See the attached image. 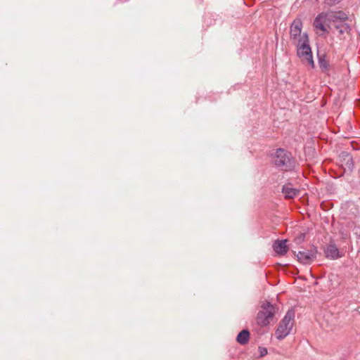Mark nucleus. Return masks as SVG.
Returning a JSON list of instances; mask_svg holds the SVG:
<instances>
[{"instance_id":"obj_2","label":"nucleus","mask_w":360,"mask_h":360,"mask_svg":"<svg viewBox=\"0 0 360 360\" xmlns=\"http://www.w3.org/2000/svg\"><path fill=\"white\" fill-rule=\"evenodd\" d=\"M294 311L289 310L280 321L275 332V335L278 340H283L290 334L294 325Z\"/></svg>"},{"instance_id":"obj_4","label":"nucleus","mask_w":360,"mask_h":360,"mask_svg":"<svg viewBox=\"0 0 360 360\" xmlns=\"http://www.w3.org/2000/svg\"><path fill=\"white\" fill-rule=\"evenodd\" d=\"M275 314V308L269 302L262 304L257 316V323L260 326H268Z\"/></svg>"},{"instance_id":"obj_7","label":"nucleus","mask_w":360,"mask_h":360,"mask_svg":"<svg viewBox=\"0 0 360 360\" xmlns=\"http://www.w3.org/2000/svg\"><path fill=\"white\" fill-rule=\"evenodd\" d=\"M317 250L315 248H312L309 250H304L298 252L297 257L299 262L304 264H311L316 258Z\"/></svg>"},{"instance_id":"obj_8","label":"nucleus","mask_w":360,"mask_h":360,"mask_svg":"<svg viewBox=\"0 0 360 360\" xmlns=\"http://www.w3.org/2000/svg\"><path fill=\"white\" fill-rule=\"evenodd\" d=\"M282 192L285 198L292 199L297 196L300 191L293 188L291 184H287L283 186Z\"/></svg>"},{"instance_id":"obj_11","label":"nucleus","mask_w":360,"mask_h":360,"mask_svg":"<svg viewBox=\"0 0 360 360\" xmlns=\"http://www.w3.org/2000/svg\"><path fill=\"white\" fill-rule=\"evenodd\" d=\"M250 333L248 330H243L241 332L239 333V334L237 336V341L242 345H244L248 342L249 339Z\"/></svg>"},{"instance_id":"obj_1","label":"nucleus","mask_w":360,"mask_h":360,"mask_svg":"<svg viewBox=\"0 0 360 360\" xmlns=\"http://www.w3.org/2000/svg\"><path fill=\"white\" fill-rule=\"evenodd\" d=\"M336 18H338V16L333 13H321L314 20V26L316 30H320L323 32L335 27L338 30L340 29V32L342 33L343 30L342 28L343 25L341 22H335V19Z\"/></svg>"},{"instance_id":"obj_12","label":"nucleus","mask_w":360,"mask_h":360,"mask_svg":"<svg viewBox=\"0 0 360 360\" xmlns=\"http://www.w3.org/2000/svg\"><path fill=\"white\" fill-rule=\"evenodd\" d=\"M259 352L261 357L264 356L267 354V349L264 347H259Z\"/></svg>"},{"instance_id":"obj_5","label":"nucleus","mask_w":360,"mask_h":360,"mask_svg":"<svg viewBox=\"0 0 360 360\" xmlns=\"http://www.w3.org/2000/svg\"><path fill=\"white\" fill-rule=\"evenodd\" d=\"M275 165L283 170H289L294 167L290 154L284 149H278L274 155Z\"/></svg>"},{"instance_id":"obj_9","label":"nucleus","mask_w":360,"mask_h":360,"mask_svg":"<svg viewBox=\"0 0 360 360\" xmlns=\"http://www.w3.org/2000/svg\"><path fill=\"white\" fill-rule=\"evenodd\" d=\"M287 240H277L274 243L273 248L274 251L281 255H284L288 252Z\"/></svg>"},{"instance_id":"obj_6","label":"nucleus","mask_w":360,"mask_h":360,"mask_svg":"<svg viewBox=\"0 0 360 360\" xmlns=\"http://www.w3.org/2000/svg\"><path fill=\"white\" fill-rule=\"evenodd\" d=\"M295 46L297 47V54L302 62L304 64H307L311 68H314V63L309 42L300 43Z\"/></svg>"},{"instance_id":"obj_3","label":"nucleus","mask_w":360,"mask_h":360,"mask_svg":"<svg viewBox=\"0 0 360 360\" xmlns=\"http://www.w3.org/2000/svg\"><path fill=\"white\" fill-rule=\"evenodd\" d=\"M302 22L300 18L294 20L290 27V39L294 45L309 42L308 35L302 32Z\"/></svg>"},{"instance_id":"obj_13","label":"nucleus","mask_w":360,"mask_h":360,"mask_svg":"<svg viewBox=\"0 0 360 360\" xmlns=\"http://www.w3.org/2000/svg\"><path fill=\"white\" fill-rule=\"evenodd\" d=\"M345 157L347 158V164H348V167H350V166L352 165V157L348 155V154H346L345 155Z\"/></svg>"},{"instance_id":"obj_10","label":"nucleus","mask_w":360,"mask_h":360,"mask_svg":"<svg viewBox=\"0 0 360 360\" xmlns=\"http://www.w3.org/2000/svg\"><path fill=\"white\" fill-rule=\"evenodd\" d=\"M326 257L335 259L340 257L339 250L334 244H330L325 250Z\"/></svg>"}]
</instances>
